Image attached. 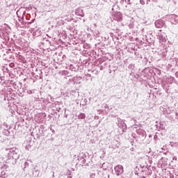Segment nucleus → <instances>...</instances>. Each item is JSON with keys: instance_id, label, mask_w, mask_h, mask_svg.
<instances>
[{"instance_id": "1", "label": "nucleus", "mask_w": 178, "mask_h": 178, "mask_svg": "<svg viewBox=\"0 0 178 178\" xmlns=\"http://www.w3.org/2000/svg\"><path fill=\"white\" fill-rule=\"evenodd\" d=\"M115 170L117 171V175L119 176L120 175H122L123 173V167L122 165H118L115 167Z\"/></svg>"}, {"instance_id": "4", "label": "nucleus", "mask_w": 178, "mask_h": 178, "mask_svg": "<svg viewBox=\"0 0 178 178\" xmlns=\"http://www.w3.org/2000/svg\"><path fill=\"white\" fill-rule=\"evenodd\" d=\"M143 178H145V177H143Z\"/></svg>"}, {"instance_id": "2", "label": "nucleus", "mask_w": 178, "mask_h": 178, "mask_svg": "<svg viewBox=\"0 0 178 178\" xmlns=\"http://www.w3.org/2000/svg\"><path fill=\"white\" fill-rule=\"evenodd\" d=\"M10 67H13V66H15V64H14V63H11V64L10 65Z\"/></svg>"}, {"instance_id": "3", "label": "nucleus", "mask_w": 178, "mask_h": 178, "mask_svg": "<svg viewBox=\"0 0 178 178\" xmlns=\"http://www.w3.org/2000/svg\"><path fill=\"white\" fill-rule=\"evenodd\" d=\"M176 77L178 78V72H176Z\"/></svg>"}]
</instances>
